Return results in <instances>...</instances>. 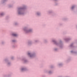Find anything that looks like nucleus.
<instances>
[{"instance_id": "nucleus-1", "label": "nucleus", "mask_w": 77, "mask_h": 77, "mask_svg": "<svg viewBox=\"0 0 77 77\" xmlns=\"http://www.w3.org/2000/svg\"><path fill=\"white\" fill-rule=\"evenodd\" d=\"M26 9V6H25L22 8H18L17 9V13L18 15H24L25 12L24 10Z\"/></svg>"}, {"instance_id": "nucleus-2", "label": "nucleus", "mask_w": 77, "mask_h": 77, "mask_svg": "<svg viewBox=\"0 0 77 77\" xmlns=\"http://www.w3.org/2000/svg\"><path fill=\"white\" fill-rule=\"evenodd\" d=\"M52 42H53L54 44L56 45H58L61 48H62L63 46V43L61 40H60L59 43H57L55 40H53Z\"/></svg>"}, {"instance_id": "nucleus-3", "label": "nucleus", "mask_w": 77, "mask_h": 77, "mask_svg": "<svg viewBox=\"0 0 77 77\" xmlns=\"http://www.w3.org/2000/svg\"><path fill=\"white\" fill-rule=\"evenodd\" d=\"M23 30H24L25 33H29L32 32V29H28V28L27 27H25L23 29Z\"/></svg>"}, {"instance_id": "nucleus-4", "label": "nucleus", "mask_w": 77, "mask_h": 77, "mask_svg": "<svg viewBox=\"0 0 77 77\" xmlns=\"http://www.w3.org/2000/svg\"><path fill=\"white\" fill-rule=\"evenodd\" d=\"M27 54L28 56H29V57L31 58H34V57H35L36 56V53H35V52H33L32 53H28Z\"/></svg>"}, {"instance_id": "nucleus-5", "label": "nucleus", "mask_w": 77, "mask_h": 77, "mask_svg": "<svg viewBox=\"0 0 77 77\" xmlns=\"http://www.w3.org/2000/svg\"><path fill=\"white\" fill-rule=\"evenodd\" d=\"M4 61L6 63H7V66H11V62H9V60H8V59L7 58H6L5 59Z\"/></svg>"}, {"instance_id": "nucleus-6", "label": "nucleus", "mask_w": 77, "mask_h": 77, "mask_svg": "<svg viewBox=\"0 0 77 77\" xmlns=\"http://www.w3.org/2000/svg\"><path fill=\"white\" fill-rule=\"evenodd\" d=\"M22 60L24 63H28V60L25 58H23L22 59Z\"/></svg>"}, {"instance_id": "nucleus-7", "label": "nucleus", "mask_w": 77, "mask_h": 77, "mask_svg": "<svg viewBox=\"0 0 77 77\" xmlns=\"http://www.w3.org/2000/svg\"><path fill=\"white\" fill-rule=\"evenodd\" d=\"M32 41L31 40H29L27 43L28 45H29V46H30V45H32Z\"/></svg>"}, {"instance_id": "nucleus-8", "label": "nucleus", "mask_w": 77, "mask_h": 77, "mask_svg": "<svg viewBox=\"0 0 77 77\" xmlns=\"http://www.w3.org/2000/svg\"><path fill=\"white\" fill-rule=\"evenodd\" d=\"M22 72H23V71H26L27 70V68L26 67H23L21 68V69Z\"/></svg>"}, {"instance_id": "nucleus-9", "label": "nucleus", "mask_w": 77, "mask_h": 77, "mask_svg": "<svg viewBox=\"0 0 77 77\" xmlns=\"http://www.w3.org/2000/svg\"><path fill=\"white\" fill-rule=\"evenodd\" d=\"M71 39L70 38H67L64 39V40L66 42H68L69 40H71Z\"/></svg>"}, {"instance_id": "nucleus-10", "label": "nucleus", "mask_w": 77, "mask_h": 77, "mask_svg": "<svg viewBox=\"0 0 77 77\" xmlns=\"http://www.w3.org/2000/svg\"><path fill=\"white\" fill-rule=\"evenodd\" d=\"M71 53H72V54H77V52L76 51H71Z\"/></svg>"}, {"instance_id": "nucleus-11", "label": "nucleus", "mask_w": 77, "mask_h": 77, "mask_svg": "<svg viewBox=\"0 0 77 77\" xmlns=\"http://www.w3.org/2000/svg\"><path fill=\"white\" fill-rule=\"evenodd\" d=\"M12 36L14 37H17V34H15V33H12Z\"/></svg>"}, {"instance_id": "nucleus-12", "label": "nucleus", "mask_w": 77, "mask_h": 77, "mask_svg": "<svg viewBox=\"0 0 77 77\" xmlns=\"http://www.w3.org/2000/svg\"><path fill=\"white\" fill-rule=\"evenodd\" d=\"M11 77V74H8V75H5L4 76V77Z\"/></svg>"}, {"instance_id": "nucleus-13", "label": "nucleus", "mask_w": 77, "mask_h": 77, "mask_svg": "<svg viewBox=\"0 0 77 77\" xmlns=\"http://www.w3.org/2000/svg\"><path fill=\"white\" fill-rule=\"evenodd\" d=\"M5 15V13H2L0 14V17H3V16Z\"/></svg>"}, {"instance_id": "nucleus-14", "label": "nucleus", "mask_w": 77, "mask_h": 77, "mask_svg": "<svg viewBox=\"0 0 77 77\" xmlns=\"http://www.w3.org/2000/svg\"><path fill=\"white\" fill-rule=\"evenodd\" d=\"M8 0H3L2 1V4L3 3H5L6 2H7V1Z\"/></svg>"}, {"instance_id": "nucleus-15", "label": "nucleus", "mask_w": 77, "mask_h": 77, "mask_svg": "<svg viewBox=\"0 0 77 77\" xmlns=\"http://www.w3.org/2000/svg\"><path fill=\"white\" fill-rule=\"evenodd\" d=\"M74 44V43H72L71 44H70V48H74V47L73 46V45Z\"/></svg>"}, {"instance_id": "nucleus-16", "label": "nucleus", "mask_w": 77, "mask_h": 77, "mask_svg": "<svg viewBox=\"0 0 77 77\" xmlns=\"http://www.w3.org/2000/svg\"><path fill=\"white\" fill-rule=\"evenodd\" d=\"M37 15L38 16H40V15H41V13H40V12H37Z\"/></svg>"}, {"instance_id": "nucleus-17", "label": "nucleus", "mask_w": 77, "mask_h": 77, "mask_svg": "<svg viewBox=\"0 0 77 77\" xmlns=\"http://www.w3.org/2000/svg\"><path fill=\"white\" fill-rule=\"evenodd\" d=\"M12 42V43H15L16 42H17V41L15 40H13L11 41Z\"/></svg>"}, {"instance_id": "nucleus-18", "label": "nucleus", "mask_w": 77, "mask_h": 77, "mask_svg": "<svg viewBox=\"0 0 77 77\" xmlns=\"http://www.w3.org/2000/svg\"><path fill=\"white\" fill-rule=\"evenodd\" d=\"M75 5H74L72 6L71 8L72 10H73V9H74V8H75Z\"/></svg>"}, {"instance_id": "nucleus-19", "label": "nucleus", "mask_w": 77, "mask_h": 77, "mask_svg": "<svg viewBox=\"0 0 77 77\" xmlns=\"http://www.w3.org/2000/svg\"><path fill=\"white\" fill-rule=\"evenodd\" d=\"M58 65L59 66H62L63 65V64H62V63H59Z\"/></svg>"}, {"instance_id": "nucleus-20", "label": "nucleus", "mask_w": 77, "mask_h": 77, "mask_svg": "<svg viewBox=\"0 0 77 77\" xmlns=\"http://www.w3.org/2000/svg\"><path fill=\"white\" fill-rule=\"evenodd\" d=\"M48 74H51L53 73V72L51 71H49L48 72Z\"/></svg>"}, {"instance_id": "nucleus-21", "label": "nucleus", "mask_w": 77, "mask_h": 77, "mask_svg": "<svg viewBox=\"0 0 77 77\" xmlns=\"http://www.w3.org/2000/svg\"><path fill=\"white\" fill-rule=\"evenodd\" d=\"M54 50L55 51H57L58 50V49L57 48H55L54 49Z\"/></svg>"}, {"instance_id": "nucleus-22", "label": "nucleus", "mask_w": 77, "mask_h": 77, "mask_svg": "<svg viewBox=\"0 0 77 77\" xmlns=\"http://www.w3.org/2000/svg\"><path fill=\"white\" fill-rule=\"evenodd\" d=\"M35 43H38V42H39V41L35 40Z\"/></svg>"}, {"instance_id": "nucleus-23", "label": "nucleus", "mask_w": 77, "mask_h": 77, "mask_svg": "<svg viewBox=\"0 0 77 77\" xmlns=\"http://www.w3.org/2000/svg\"><path fill=\"white\" fill-rule=\"evenodd\" d=\"M15 26H17V25H18V23H17V22L15 23Z\"/></svg>"}, {"instance_id": "nucleus-24", "label": "nucleus", "mask_w": 77, "mask_h": 77, "mask_svg": "<svg viewBox=\"0 0 77 77\" xmlns=\"http://www.w3.org/2000/svg\"><path fill=\"white\" fill-rule=\"evenodd\" d=\"M5 44V42L4 41L2 42V45H3V44Z\"/></svg>"}, {"instance_id": "nucleus-25", "label": "nucleus", "mask_w": 77, "mask_h": 77, "mask_svg": "<svg viewBox=\"0 0 77 77\" xmlns=\"http://www.w3.org/2000/svg\"><path fill=\"white\" fill-rule=\"evenodd\" d=\"M44 42H45V43H46V42H47V41L45 39V40L44 41Z\"/></svg>"}, {"instance_id": "nucleus-26", "label": "nucleus", "mask_w": 77, "mask_h": 77, "mask_svg": "<svg viewBox=\"0 0 77 77\" xmlns=\"http://www.w3.org/2000/svg\"><path fill=\"white\" fill-rule=\"evenodd\" d=\"M12 48H15V46L14 45H13L12 46Z\"/></svg>"}, {"instance_id": "nucleus-27", "label": "nucleus", "mask_w": 77, "mask_h": 77, "mask_svg": "<svg viewBox=\"0 0 77 77\" xmlns=\"http://www.w3.org/2000/svg\"><path fill=\"white\" fill-rule=\"evenodd\" d=\"M12 6H13L12 5H9V7L10 8H12Z\"/></svg>"}, {"instance_id": "nucleus-28", "label": "nucleus", "mask_w": 77, "mask_h": 77, "mask_svg": "<svg viewBox=\"0 0 77 77\" xmlns=\"http://www.w3.org/2000/svg\"><path fill=\"white\" fill-rule=\"evenodd\" d=\"M52 12V11H49L48 12L49 14H51V13Z\"/></svg>"}, {"instance_id": "nucleus-29", "label": "nucleus", "mask_w": 77, "mask_h": 77, "mask_svg": "<svg viewBox=\"0 0 77 77\" xmlns=\"http://www.w3.org/2000/svg\"><path fill=\"white\" fill-rule=\"evenodd\" d=\"M51 68H54V66H51L50 67Z\"/></svg>"}, {"instance_id": "nucleus-30", "label": "nucleus", "mask_w": 77, "mask_h": 77, "mask_svg": "<svg viewBox=\"0 0 77 77\" xmlns=\"http://www.w3.org/2000/svg\"><path fill=\"white\" fill-rule=\"evenodd\" d=\"M12 60H14V57H12L11 58Z\"/></svg>"}, {"instance_id": "nucleus-31", "label": "nucleus", "mask_w": 77, "mask_h": 77, "mask_svg": "<svg viewBox=\"0 0 77 77\" xmlns=\"http://www.w3.org/2000/svg\"><path fill=\"white\" fill-rule=\"evenodd\" d=\"M53 1H54L55 2H57V0H53Z\"/></svg>"}, {"instance_id": "nucleus-32", "label": "nucleus", "mask_w": 77, "mask_h": 77, "mask_svg": "<svg viewBox=\"0 0 77 77\" xmlns=\"http://www.w3.org/2000/svg\"><path fill=\"white\" fill-rule=\"evenodd\" d=\"M55 5H56V6H57V3H55Z\"/></svg>"}, {"instance_id": "nucleus-33", "label": "nucleus", "mask_w": 77, "mask_h": 77, "mask_svg": "<svg viewBox=\"0 0 77 77\" xmlns=\"http://www.w3.org/2000/svg\"><path fill=\"white\" fill-rule=\"evenodd\" d=\"M8 17H6V19H7V18H8Z\"/></svg>"}, {"instance_id": "nucleus-34", "label": "nucleus", "mask_w": 77, "mask_h": 77, "mask_svg": "<svg viewBox=\"0 0 77 77\" xmlns=\"http://www.w3.org/2000/svg\"><path fill=\"white\" fill-rule=\"evenodd\" d=\"M64 20H66V19H64Z\"/></svg>"}]
</instances>
